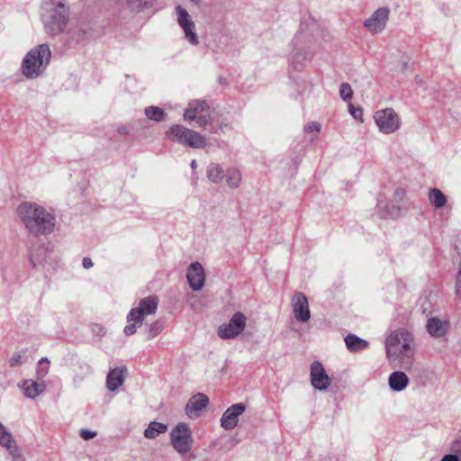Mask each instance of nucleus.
Here are the masks:
<instances>
[{
    "instance_id": "obj_13",
    "label": "nucleus",
    "mask_w": 461,
    "mask_h": 461,
    "mask_svg": "<svg viewBox=\"0 0 461 461\" xmlns=\"http://www.w3.org/2000/svg\"><path fill=\"white\" fill-rule=\"evenodd\" d=\"M246 411V404L239 402L230 406L221 418V426L225 430L233 429L239 422V417Z\"/></svg>"
},
{
    "instance_id": "obj_11",
    "label": "nucleus",
    "mask_w": 461,
    "mask_h": 461,
    "mask_svg": "<svg viewBox=\"0 0 461 461\" xmlns=\"http://www.w3.org/2000/svg\"><path fill=\"white\" fill-rule=\"evenodd\" d=\"M30 262L36 269H46L52 267L55 262L52 249L44 245L39 246L31 252Z\"/></svg>"
},
{
    "instance_id": "obj_43",
    "label": "nucleus",
    "mask_w": 461,
    "mask_h": 461,
    "mask_svg": "<svg viewBox=\"0 0 461 461\" xmlns=\"http://www.w3.org/2000/svg\"><path fill=\"white\" fill-rule=\"evenodd\" d=\"M404 195H405V192L402 188L395 189L394 194H393L395 201H397V202L402 201L403 199Z\"/></svg>"
},
{
    "instance_id": "obj_40",
    "label": "nucleus",
    "mask_w": 461,
    "mask_h": 461,
    "mask_svg": "<svg viewBox=\"0 0 461 461\" xmlns=\"http://www.w3.org/2000/svg\"><path fill=\"white\" fill-rule=\"evenodd\" d=\"M22 356L19 353H14L9 358V365L12 367L22 366Z\"/></svg>"
},
{
    "instance_id": "obj_29",
    "label": "nucleus",
    "mask_w": 461,
    "mask_h": 461,
    "mask_svg": "<svg viewBox=\"0 0 461 461\" xmlns=\"http://www.w3.org/2000/svg\"><path fill=\"white\" fill-rule=\"evenodd\" d=\"M430 203L436 208H442L447 203L446 195L438 188H430L428 194Z\"/></svg>"
},
{
    "instance_id": "obj_33",
    "label": "nucleus",
    "mask_w": 461,
    "mask_h": 461,
    "mask_svg": "<svg viewBox=\"0 0 461 461\" xmlns=\"http://www.w3.org/2000/svg\"><path fill=\"white\" fill-rule=\"evenodd\" d=\"M214 109L211 106L209 108V111H206L205 113H202L198 115V118L195 119L198 125L200 127L205 128L207 125L211 124L212 116H213Z\"/></svg>"
},
{
    "instance_id": "obj_14",
    "label": "nucleus",
    "mask_w": 461,
    "mask_h": 461,
    "mask_svg": "<svg viewBox=\"0 0 461 461\" xmlns=\"http://www.w3.org/2000/svg\"><path fill=\"white\" fill-rule=\"evenodd\" d=\"M409 334L404 330H397L391 332L385 339L386 357L393 362L399 357L397 348Z\"/></svg>"
},
{
    "instance_id": "obj_47",
    "label": "nucleus",
    "mask_w": 461,
    "mask_h": 461,
    "mask_svg": "<svg viewBox=\"0 0 461 461\" xmlns=\"http://www.w3.org/2000/svg\"><path fill=\"white\" fill-rule=\"evenodd\" d=\"M399 212H400L399 206H393L391 211H389V210L387 211V214L392 217H394L399 214Z\"/></svg>"
},
{
    "instance_id": "obj_38",
    "label": "nucleus",
    "mask_w": 461,
    "mask_h": 461,
    "mask_svg": "<svg viewBox=\"0 0 461 461\" xmlns=\"http://www.w3.org/2000/svg\"><path fill=\"white\" fill-rule=\"evenodd\" d=\"M348 111L356 120L363 122V110L360 107H355L352 104H348Z\"/></svg>"
},
{
    "instance_id": "obj_52",
    "label": "nucleus",
    "mask_w": 461,
    "mask_h": 461,
    "mask_svg": "<svg viewBox=\"0 0 461 461\" xmlns=\"http://www.w3.org/2000/svg\"><path fill=\"white\" fill-rule=\"evenodd\" d=\"M189 1L192 4H194V5L198 6V5H200L202 0H189Z\"/></svg>"
},
{
    "instance_id": "obj_12",
    "label": "nucleus",
    "mask_w": 461,
    "mask_h": 461,
    "mask_svg": "<svg viewBox=\"0 0 461 461\" xmlns=\"http://www.w3.org/2000/svg\"><path fill=\"white\" fill-rule=\"evenodd\" d=\"M291 305L293 313L297 321L307 322L311 318L309 302L307 297L301 292H296L292 297Z\"/></svg>"
},
{
    "instance_id": "obj_10",
    "label": "nucleus",
    "mask_w": 461,
    "mask_h": 461,
    "mask_svg": "<svg viewBox=\"0 0 461 461\" xmlns=\"http://www.w3.org/2000/svg\"><path fill=\"white\" fill-rule=\"evenodd\" d=\"M390 9L388 7H380L375 10L372 15L365 20V28L372 34L382 32L388 23Z\"/></svg>"
},
{
    "instance_id": "obj_6",
    "label": "nucleus",
    "mask_w": 461,
    "mask_h": 461,
    "mask_svg": "<svg viewBox=\"0 0 461 461\" xmlns=\"http://www.w3.org/2000/svg\"><path fill=\"white\" fill-rule=\"evenodd\" d=\"M173 448L181 456H185L193 447L192 430L185 422L177 423L170 432Z\"/></svg>"
},
{
    "instance_id": "obj_3",
    "label": "nucleus",
    "mask_w": 461,
    "mask_h": 461,
    "mask_svg": "<svg viewBox=\"0 0 461 461\" xmlns=\"http://www.w3.org/2000/svg\"><path fill=\"white\" fill-rule=\"evenodd\" d=\"M51 59L50 46L46 43L32 48L23 58L21 72L28 79H36L41 77Z\"/></svg>"
},
{
    "instance_id": "obj_39",
    "label": "nucleus",
    "mask_w": 461,
    "mask_h": 461,
    "mask_svg": "<svg viewBox=\"0 0 461 461\" xmlns=\"http://www.w3.org/2000/svg\"><path fill=\"white\" fill-rule=\"evenodd\" d=\"M321 124L317 122H308L305 127H304V131L305 132L307 133H311L312 131H316V132H319L321 131Z\"/></svg>"
},
{
    "instance_id": "obj_49",
    "label": "nucleus",
    "mask_w": 461,
    "mask_h": 461,
    "mask_svg": "<svg viewBox=\"0 0 461 461\" xmlns=\"http://www.w3.org/2000/svg\"><path fill=\"white\" fill-rule=\"evenodd\" d=\"M407 68H408V62L407 61H402L400 70L401 71H404L405 69H407Z\"/></svg>"
},
{
    "instance_id": "obj_44",
    "label": "nucleus",
    "mask_w": 461,
    "mask_h": 461,
    "mask_svg": "<svg viewBox=\"0 0 461 461\" xmlns=\"http://www.w3.org/2000/svg\"><path fill=\"white\" fill-rule=\"evenodd\" d=\"M306 59V53H303V52H296L294 55V62H302L303 60H304Z\"/></svg>"
},
{
    "instance_id": "obj_5",
    "label": "nucleus",
    "mask_w": 461,
    "mask_h": 461,
    "mask_svg": "<svg viewBox=\"0 0 461 461\" xmlns=\"http://www.w3.org/2000/svg\"><path fill=\"white\" fill-rule=\"evenodd\" d=\"M168 140L194 149H203L206 145L205 138L197 131L176 124L166 131Z\"/></svg>"
},
{
    "instance_id": "obj_50",
    "label": "nucleus",
    "mask_w": 461,
    "mask_h": 461,
    "mask_svg": "<svg viewBox=\"0 0 461 461\" xmlns=\"http://www.w3.org/2000/svg\"><path fill=\"white\" fill-rule=\"evenodd\" d=\"M43 363H47V364H49V363H50V361L48 360V358H47V357H42V358H41V359L39 360V365H42Z\"/></svg>"
},
{
    "instance_id": "obj_48",
    "label": "nucleus",
    "mask_w": 461,
    "mask_h": 461,
    "mask_svg": "<svg viewBox=\"0 0 461 461\" xmlns=\"http://www.w3.org/2000/svg\"><path fill=\"white\" fill-rule=\"evenodd\" d=\"M49 372V368L48 367H41L39 370H38V375L40 377H44L47 375Z\"/></svg>"
},
{
    "instance_id": "obj_26",
    "label": "nucleus",
    "mask_w": 461,
    "mask_h": 461,
    "mask_svg": "<svg viewBox=\"0 0 461 461\" xmlns=\"http://www.w3.org/2000/svg\"><path fill=\"white\" fill-rule=\"evenodd\" d=\"M303 26H306L307 32L313 41H317L324 38L325 31L316 21L309 20L302 24V28Z\"/></svg>"
},
{
    "instance_id": "obj_35",
    "label": "nucleus",
    "mask_w": 461,
    "mask_h": 461,
    "mask_svg": "<svg viewBox=\"0 0 461 461\" xmlns=\"http://www.w3.org/2000/svg\"><path fill=\"white\" fill-rule=\"evenodd\" d=\"M339 95L345 102H350L353 96L351 86L348 83H342L339 87Z\"/></svg>"
},
{
    "instance_id": "obj_41",
    "label": "nucleus",
    "mask_w": 461,
    "mask_h": 461,
    "mask_svg": "<svg viewBox=\"0 0 461 461\" xmlns=\"http://www.w3.org/2000/svg\"><path fill=\"white\" fill-rule=\"evenodd\" d=\"M441 461H461V455L456 451H451L450 454L445 455Z\"/></svg>"
},
{
    "instance_id": "obj_32",
    "label": "nucleus",
    "mask_w": 461,
    "mask_h": 461,
    "mask_svg": "<svg viewBox=\"0 0 461 461\" xmlns=\"http://www.w3.org/2000/svg\"><path fill=\"white\" fill-rule=\"evenodd\" d=\"M164 330V322L161 320H157L154 322H152L148 330V339H151L160 334L162 330Z\"/></svg>"
},
{
    "instance_id": "obj_34",
    "label": "nucleus",
    "mask_w": 461,
    "mask_h": 461,
    "mask_svg": "<svg viewBox=\"0 0 461 461\" xmlns=\"http://www.w3.org/2000/svg\"><path fill=\"white\" fill-rule=\"evenodd\" d=\"M4 447H5L9 455L12 456L14 461H23L22 452L14 440L13 442L7 443V445L4 446Z\"/></svg>"
},
{
    "instance_id": "obj_7",
    "label": "nucleus",
    "mask_w": 461,
    "mask_h": 461,
    "mask_svg": "<svg viewBox=\"0 0 461 461\" xmlns=\"http://www.w3.org/2000/svg\"><path fill=\"white\" fill-rule=\"evenodd\" d=\"M374 120L379 131L384 134L393 133L400 128V118L393 108L376 111Z\"/></svg>"
},
{
    "instance_id": "obj_15",
    "label": "nucleus",
    "mask_w": 461,
    "mask_h": 461,
    "mask_svg": "<svg viewBox=\"0 0 461 461\" xmlns=\"http://www.w3.org/2000/svg\"><path fill=\"white\" fill-rule=\"evenodd\" d=\"M312 385L320 391L326 390L331 384V379L327 375L321 363L315 361L311 366Z\"/></svg>"
},
{
    "instance_id": "obj_46",
    "label": "nucleus",
    "mask_w": 461,
    "mask_h": 461,
    "mask_svg": "<svg viewBox=\"0 0 461 461\" xmlns=\"http://www.w3.org/2000/svg\"><path fill=\"white\" fill-rule=\"evenodd\" d=\"M116 131L120 135H127L129 133V130L125 125L118 126Z\"/></svg>"
},
{
    "instance_id": "obj_36",
    "label": "nucleus",
    "mask_w": 461,
    "mask_h": 461,
    "mask_svg": "<svg viewBox=\"0 0 461 461\" xmlns=\"http://www.w3.org/2000/svg\"><path fill=\"white\" fill-rule=\"evenodd\" d=\"M14 438L12 434L6 429L2 422H0V445L6 446L7 443L13 442Z\"/></svg>"
},
{
    "instance_id": "obj_25",
    "label": "nucleus",
    "mask_w": 461,
    "mask_h": 461,
    "mask_svg": "<svg viewBox=\"0 0 461 461\" xmlns=\"http://www.w3.org/2000/svg\"><path fill=\"white\" fill-rule=\"evenodd\" d=\"M46 389V385L43 382L39 383L32 380H27L24 382L23 392L26 397L35 398L43 393Z\"/></svg>"
},
{
    "instance_id": "obj_20",
    "label": "nucleus",
    "mask_w": 461,
    "mask_h": 461,
    "mask_svg": "<svg viewBox=\"0 0 461 461\" xmlns=\"http://www.w3.org/2000/svg\"><path fill=\"white\" fill-rule=\"evenodd\" d=\"M211 106L206 100H193L184 113V119L188 122L195 121L199 114L209 111Z\"/></svg>"
},
{
    "instance_id": "obj_22",
    "label": "nucleus",
    "mask_w": 461,
    "mask_h": 461,
    "mask_svg": "<svg viewBox=\"0 0 461 461\" xmlns=\"http://www.w3.org/2000/svg\"><path fill=\"white\" fill-rule=\"evenodd\" d=\"M388 384L392 391L402 392L409 384V377L402 371H394L388 377Z\"/></svg>"
},
{
    "instance_id": "obj_23",
    "label": "nucleus",
    "mask_w": 461,
    "mask_h": 461,
    "mask_svg": "<svg viewBox=\"0 0 461 461\" xmlns=\"http://www.w3.org/2000/svg\"><path fill=\"white\" fill-rule=\"evenodd\" d=\"M124 383L122 368L112 369L106 378V386L110 392H115Z\"/></svg>"
},
{
    "instance_id": "obj_1",
    "label": "nucleus",
    "mask_w": 461,
    "mask_h": 461,
    "mask_svg": "<svg viewBox=\"0 0 461 461\" xmlns=\"http://www.w3.org/2000/svg\"><path fill=\"white\" fill-rule=\"evenodd\" d=\"M17 213L27 231L34 237L47 236L54 230L53 212L38 203L23 202L18 206Z\"/></svg>"
},
{
    "instance_id": "obj_27",
    "label": "nucleus",
    "mask_w": 461,
    "mask_h": 461,
    "mask_svg": "<svg viewBox=\"0 0 461 461\" xmlns=\"http://www.w3.org/2000/svg\"><path fill=\"white\" fill-rule=\"evenodd\" d=\"M167 430V425L165 423L151 421L148 428L144 430V437L149 439L157 438L159 434H163Z\"/></svg>"
},
{
    "instance_id": "obj_31",
    "label": "nucleus",
    "mask_w": 461,
    "mask_h": 461,
    "mask_svg": "<svg viewBox=\"0 0 461 461\" xmlns=\"http://www.w3.org/2000/svg\"><path fill=\"white\" fill-rule=\"evenodd\" d=\"M145 115L152 121L162 122L165 118L164 111L158 106H149L144 111Z\"/></svg>"
},
{
    "instance_id": "obj_17",
    "label": "nucleus",
    "mask_w": 461,
    "mask_h": 461,
    "mask_svg": "<svg viewBox=\"0 0 461 461\" xmlns=\"http://www.w3.org/2000/svg\"><path fill=\"white\" fill-rule=\"evenodd\" d=\"M209 402L208 397L203 393H196L186 403L185 407V414L190 419H196L201 411L206 408Z\"/></svg>"
},
{
    "instance_id": "obj_53",
    "label": "nucleus",
    "mask_w": 461,
    "mask_h": 461,
    "mask_svg": "<svg viewBox=\"0 0 461 461\" xmlns=\"http://www.w3.org/2000/svg\"><path fill=\"white\" fill-rule=\"evenodd\" d=\"M415 80L417 84H421V79L418 76L415 77Z\"/></svg>"
},
{
    "instance_id": "obj_30",
    "label": "nucleus",
    "mask_w": 461,
    "mask_h": 461,
    "mask_svg": "<svg viewBox=\"0 0 461 461\" xmlns=\"http://www.w3.org/2000/svg\"><path fill=\"white\" fill-rule=\"evenodd\" d=\"M207 177L212 183H220L224 178L222 167L217 163H211L206 170Z\"/></svg>"
},
{
    "instance_id": "obj_9",
    "label": "nucleus",
    "mask_w": 461,
    "mask_h": 461,
    "mask_svg": "<svg viewBox=\"0 0 461 461\" xmlns=\"http://www.w3.org/2000/svg\"><path fill=\"white\" fill-rule=\"evenodd\" d=\"M177 23L184 32L185 39L193 46L199 44L198 35L195 32V24L188 12L181 5L176 7Z\"/></svg>"
},
{
    "instance_id": "obj_16",
    "label": "nucleus",
    "mask_w": 461,
    "mask_h": 461,
    "mask_svg": "<svg viewBox=\"0 0 461 461\" xmlns=\"http://www.w3.org/2000/svg\"><path fill=\"white\" fill-rule=\"evenodd\" d=\"M186 279L189 286L194 291L203 289L205 282V274L203 266L199 262H193L189 265L186 272Z\"/></svg>"
},
{
    "instance_id": "obj_42",
    "label": "nucleus",
    "mask_w": 461,
    "mask_h": 461,
    "mask_svg": "<svg viewBox=\"0 0 461 461\" xmlns=\"http://www.w3.org/2000/svg\"><path fill=\"white\" fill-rule=\"evenodd\" d=\"M97 433L95 431H92L86 429H83L80 430V437L85 440H89L96 437Z\"/></svg>"
},
{
    "instance_id": "obj_4",
    "label": "nucleus",
    "mask_w": 461,
    "mask_h": 461,
    "mask_svg": "<svg viewBox=\"0 0 461 461\" xmlns=\"http://www.w3.org/2000/svg\"><path fill=\"white\" fill-rule=\"evenodd\" d=\"M158 304V298L156 295L141 299L139 305L132 308L127 315L128 325L123 330L124 334L126 336L133 335L137 329L142 326L145 317L157 312Z\"/></svg>"
},
{
    "instance_id": "obj_37",
    "label": "nucleus",
    "mask_w": 461,
    "mask_h": 461,
    "mask_svg": "<svg viewBox=\"0 0 461 461\" xmlns=\"http://www.w3.org/2000/svg\"><path fill=\"white\" fill-rule=\"evenodd\" d=\"M71 38H75L77 41L86 39L89 36V30L80 27L78 30L69 32Z\"/></svg>"
},
{
    "instance_id": "obj_24",
    "label": "nucleus",
    "mask_w": 461,
    "mask_h": 461,
    "mask_svg": "<svg viewBox=\"0 0 461 461\" xmlns=\"http://www.w3.org/2000/svg\"><path fill=\"white\" fill-rule=\"evenodd\" d=\"M345 343L350 352H359L366 348L369 345L367 340L358 338L354 334L347 335L345 337Z\"/></svg>"
},
{
    "instance_id": "obj_54",
    "label": "nucleus",
    "mask_w": 461,
    "mask_h": 461,
    "mask_svg": "<svg viewBox=\"0 0 461 461\" xmlns=\"http://www.w3.org/2000/svg\"><path fill=\"white\" fill-rule=\"evenodd\" d=\"M226 126H227V125H221V126H220V129H221V131H223V130L225 129V127H226Z\"/></svg>"
},
{
    "instance_id": "obj_8",
    "label": "nucleus",
    "mask_w": 461,
    "mask_h": 461,
    "mask_svg": "<svg viewBox=\"0 0 461 461\" xmlns=\"http://www.w3.org/2000/svg\"><path fill=\"white\" fill-rule=\"evenodd\" d=\"M246 322V316L240 312H236L229 322L219 326L218 336L222 339H235L243 332Z\"/></svg>"
},
{
    "instance_id": "obj_19",
    "label": "nucleus",
    "mask_w": 461,
    "mask_h": 461,
    "mask_svg": "<svg viewBox=\"0 0 461 461\" xmlns=\"http://www.w3.org/2000/svg\"><path fill=\"white\" fill-rule=\"evenodd\" d=\"M399 357L397 359L400 361V366L407 371H410L413 365L414 351L411 348L408 337L402 340L397 348Z\"/></svg>"
},
{
    "instance_id": "obj_51",
    "label": "nucleus",
    "mask_w": 461,
    "mask_h": 461,
    "mask_svg": "<svg viewBox=\"0 0 461 461\" xmlns=\"http://www.w3.org/2000/svg\"><path fill=\"white\" fill-rule=\"evenodd\" d=\"M190 166L193 169H195L197 167V163L195 159H193L190 163Z\"/></svg>"
},
{
    "instance_id": "obj_21",
    "label": "nucleus",
    "mask_w": 461,
    "mask_h": 461,
    "mask_svg": "<svg viewBox=\"0 0 461 461\" xmlns=\"http://www.w3.org/2000/svg\"><path fill=\"white\" fill-rule=\"evenodd\" d=\"M427 330L434 338L443 337L449 329V323L438 318H430L427 321Z\"/></svg>"
},
{
    "instance_id": "obj_18",
    "label": "nucleus",
    "mask_w": 461,
    "mask_h": 461,
    "mask_svg": "<svg viewBox=\"0 0 461 461\" xmlns=\"http://www.w3.org/2000/svg\"><path fill=\"white\" fill-rule=\"evenodd\" d=\"M128 13L139 14L154 7L157 0H117Z\"/></svg>"
},
{
    "instance_id": "obj_55",
    "label": "nucleus",
    "mask_w": 461,
    "mask_h": 461,
    "mask_svg": "<svg viewBox=\"0 0 461 461\" xmlns=\"http://www.w3.org/2000/svg\"><path fill=\"white\" fill-rule=\"evenodd\" d=\"M378 206L382 207V202L378 201Z\"/></svg>"
},
{
    "instance_id": "obj_2",
    "label": "nucleus",
    "mask_w": 461,
    "mask_h": 461,
    "mask_svg": "<svg viewBox=\"0 0 461 461\" xmlns=\"http://www.w3.org/2000/svg\"><path fill=\"white\" fill-rule=\"evenodd\" d=\"M69 16L68 0H43L41 21L47 34L57 36L63 33L68 24Z\"/></svg>"
},
{
    "instance_id": "obj_45",
    "label": "nucleus",
    "mask_w": 461,
    "mask_h": 461,
    "mask_svg": "<svg viewBox=\"0 0 461 461\" xmlns=\"http://www.w3.org/2000/svg\"><path fill=\"white\" fill-rule=\"evenodd\" d=\"M82 264H83L84 268H86V269H89L90 267H92L94 266V263L90 258H84Z\"/></svg>"
},
{
    "instance_id": "obj_28",
    "label": "nucleus",
    "mask_w": 461,
    "mask_h": 461,
    "mask_svg": "<svg viewBox=\"0 0 461 461\" xmlns=\"http://www.w3.org/2000/svg\"><path fill=\"white\" fill-rule=\"evenodd\" d=\"M226 184L230 188H238L241 182V173L236 167H229L224 173Z\"/></svg>"
}]
</instances>
